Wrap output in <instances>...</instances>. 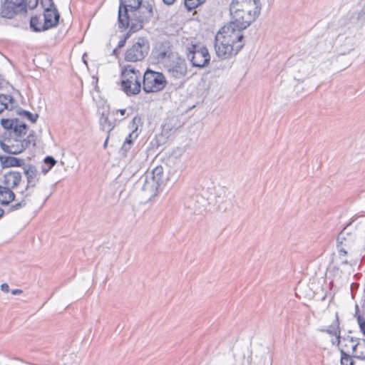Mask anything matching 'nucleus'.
<instances>
[{"label":"nucleus","instance_id":"nucleus-1","mask_svg":"<svg viewBox=\"0 0 365 365\" xmlns=\"http://www.w3.org/2000/svg\"><path fill=\"white\" fill-rule=\"evenodd\" d=\"M259 0H232L230 4L231 19L240 28H248L259 16Z\"/></svg>","mask_w":365,"mask_h":365},{"label":"nucleus","instance_id":"nucleus-2","mask_svg":"<svg viewBox=\"0 0 365 365\" xmlns=\"http://www.w3.org/2000/svg\"><path fill=\"white\" fill-rule=\"evenodd\" d=\"M163 166L158 165L150 172H146L139 180L142 184L141 189L147 194V197L151 199L158 193L159 187L165 181Z\"/></svg>","mask_w":365,"mask_h":365},{"label":"nucleus","instance_id":"nucleus-3","mask_svg":"<svg viewBox=\"0 0 365 365\" xmlns=\"http://www.w3.org/2000/svg\"><path fill=\"white\" fill-rule=\"evenodd\" d=\"M36 140V137L34 132L30 133L27 138L24 139L9 135V138L0 140V148L6 153L9 155H18L29 148L31 144L35 146Z\"/></svg>","mask_w":365,"mask_h":365},{"label":"nucleus","instance_id":"nucleus-4","mask_svg":"<svg viewBox=\"0 0 365 365\" xmlns=\"http://www.w3.org/2000/svg\"><path fill=\"white\" fill-rule=\"evenodd\" d=\"M140 72L130 65L125 66L121 72V88L128 95L140 93Z\"/></svg>","mask_w":365,"mask_h":365},{"label":"nucleus","instance_id":"nucleus-5","mask_svg":"<svg viewBox=\"0 0 365 365\" xmlns=\"http://www.w3.org/2000/svg\"><path fill=\"white\" fill-rule=\"evenodd\" d=\"M130 31L135 32L143 28V24L149 21L153 16V9L151 4L142 3L136 9L128 8Z\"/></svg>","mask_w":365,"mask_h":365},{"label":"nucleus","instance_id":"nucleus-6","mask_svg":"<svg viewBox=\"0 0 365 365\" xmlns=\"http://www.w3.org/2000/svg\"><path fill=\"white\" fill-rule=\"evenodd\" d=\"M246 29L240 28L237 24L231 20L229 24L222 27L217 34H221L222 38L227 42L235 44L237 48H243L245 42L242 31Z\"/></svg>","mask_w":365,"mask_h":365},{"label":"nucleus","instance_id":"nucleus-7","mask_svg":"<svg viewBox=\"0 0 365 365\" xmlns=\"http://www.w3.org/2000/svg\"><path fill=\"white\" fill-rule=\"evenodd\" d=\"M166 84L167 81L162 73L147 69L143 75V88L145 93L160 91Z\"/></svg>","mask_w":365,"mask_h":365},{"label":"nucleus","instance_id":"nucleus-8","mask_svg":"<svg viewBox=\"0 0 365 365\" xmlns=\"http://www.w3.org/2000/svg\"><path fill=\"white\" fill-rule=\"evenodd\" d=\"M186 53L192 66L204 68L210 61V55L205 46L191 44L186 48Z\"/></svg>","mask_w":365,"mask_h":365},{"label":"nucleus","instance_id":"nucleus-9","mask_svg":"<svg viewBox=\"0 0 365 365\" xmlns=\"http://www.w3.org/2000/svg\"><path fill=\"white\" fill-rule=\"evenodd\" d=\"M149 50V42L143 38H139L127 48L124 58L128 62L141 61L147 56Z\"/></svg>","mask_w":365,"mask_h":365},{"label":"nucleus","instance_id":"nucleus-10","mask_svg":"<svg viewBox=\"0 0 365 365\" xmlns=\"http://www.w3.org/2000/svg\"><path fill=\"white\" fill-rule=\"evenodd\" d=\"M25 13H26L25 0H4L0 9V16L6 19H12L17 14Z\"/></svg>","mask_w":365,"mask_h":365},{"label":"nucleus","instance_id":"nucleus-11","mask_svg":"<svg viewBox=\"0 0 365 365\" xmlns=\"http://www.w3.org/2000/svg\"><path fill=\"white\" fill-rule=\"evenodd\" d=\"M24 173L26 178V185L20 193L24 197H28L32 195L34 189L38 185L40 180V174L36 167L31 164L24 165Z\"/></svg>","mask_w":365,"mask_h":365},{"label":"nucleus","instance_id":"nucleus-12","mask_svg":"<svg viewBox=\"0 0 365 365\" xmlns=\"http://www.w3.org/2000/svg\"><path fill=\"white\" fill-rule=\"evenodd\" d=\"M221 34H216L215 38V48L217 56L222 59H227L235 56L242 48H237L235 44L227 42L222 38Z\"/></svg>","mask_w":365,"mask_h":365},{"label":"nucleus","instance_id":"nucleus-13","mask_svg":"<svg viewBox=\"0 0 365 365\" xmlns=\"http://www.w3.org/2000/svg\"><path fill=\"white\" fill-rule=\"evenodd\" d=\"M143 0H120L118 9V26L119 28L128 27L130 21L128 14V8L136 9L142 4Z\"/></svg>","mask_w":365,"mask_h":365},{"label":"nucleus","instance_id":"nucleus-14","mask_svg":"<svg viewBox=\"0 0 365 365\" xmlns=\"http://www.w3.org/2000/svg\"><path fill=\"white\" fill-rule=\"evenodd\" d=\"M152 54L158 63H163L165 65L177 55L173 52L171 43L168 41L158 43Z\"/></svg>","mask_w":365,"mask_h":365},{"label":"nucleus","instance_id":"nucleus-15","mask_svg":"<svg viewBox=\"0 0 365 365\" xmlns=\"http://www.w3.org/2000/svg\"><path fill=\"white\" fill-rule=\"evenodd\" d=\"M165 66L169 74L175 78H181L187 73V63L184 58L178 54L170 61L166 62Z\"/></svg>","mask_w":365,"mask_h":365},{"label":"nucleus","instance_id":"nucleus-16","mask_svg":"<svg viewBox=\"0 0 365 365\" xmlns=\"http://www.w3.org/2000/svg\"><path fill=\"white\" fill-rule=\"evenodd\" d=\"M214 197L209 198L210 203H214L219 210L225 211L227 207V202L230 200V193L228 189L223 186L215 187Z\"/></svg>","mask_w":365,"mask_h":365},{"label":"nucleus","instance_id":"nucleus-17","mask_svg":"<svg viewBox=\"0 0 365 365\" xmlns=\"http://www.w3.org/2000/svg\"><path fill=\"white\" fill-rule=\"evenodd\" d=\"M44 23L43 30H48L58 25L60 14L56 8H46L43 14Z\"/></svg>","mask_w":365,"mask_h":365},{"label":"nucleus","instance_id":"nucleus-18","mask_svg":"<svg viewBox=\"0 0 365 365\" xmlns=\"http://www.w3.org/2000/svg\"><path fill=\"white\" fill-rule=\"evenodd\" d=\"M209 204H210L209 199H205L199 194L192 196L186 202L187 207L194 212H202Z\"/></svg>","mask_w":365,"mask_h":365},{"label":"nucleus","instance_id":"nucleus-19","mask_svg":"<svg viewBox=\"0 0 365 365\" xmlns=\"http://www.w3.org/2000/svg\"><path fill=\"white\" fill-rule=\"evenodd\" d=\"M315 65L310 60L302 61L299 60L297 61L294 69L298 73L297 78L299 79H304L312 74Z\"/></svg>","mask_w":365,"mask_h":365},{"label":"nucleus","instance_id":"nucleus-20","mask_svg":"<svg viewBox=\"0 0 365 365\" xmlns=\"http://www.w3.org/2000/svg\"><path fill=\"white\" fill-rule=\"evenodd\" d=\"M343 341H348L351 344V349L354 353V357L365 360V339L356 341L354 338L348 336L344 338Z\"/></svg>","mask_w":365,"mask_h":365},{"label":"nucleus","instance_id":"nucleus-21","mask_svg":"<svg viewBox=\"0 0 365 365\" xmlns=\"http://www.w3.org/2000/svg\"><path fill=\"white\" fill-rule=\"evenodd\" d=\"M22 180L21 173L17 171H9L4 175V185L11 188H16Z\"/></svg>","mask_w":365,"mask_h":365},{"label":"nucleus","instance_id":"nucleus-22","mask_svg":"<svg viewBox=\"0 0 365 365\" xmlns=\"http://www.w3.org/2000/svg\"><path fill=\"white\" fill-rule=\"evenodd\" d=\"M0 164L3 168L12 167H24L26 164L25 160L10 155H0Z\"/></svg>","mask_w":365,"mask_h":365},{"label":"nucleus","instance_id":"nucleus-23","mask_svg":"<svg viewBox=\"0 0 365 365\" xmlns=\"http://www.w3.org/2000/svg\"><path fill=\"white\" fill-rule=\"evenodd\" d=\"M354 241V235L348 230L346 227H345L337 237L336 245H340L345 247L350 248L353 245Z\"/></svg>","mask_w":365,"mask_h":365},{"label":"nucleus","instance_id":"nucleus-24","mask_svg":"<svg viewBox=\"0 0 365 365\" xmlns=\"http://www.w3.org/2000/svg\"><path fill=\"white\" fill-rule=\"evenodd\" d=\"M336 42L347 47L348 50H352L355 43L354 36L349 30L344 34H339L336 38Z\"/></svg>","mask_w":365,"mask_h":365},{"label":"nucleus","instance_id":"nucleus-25","mask_svg":"<svg viewBox=\"0 0 365 365\" xmlns=\"http://www.w3.org/2000/svg\"><path fill=\"white\" fill-rule=\"evenodd\" d=\"M15 197L12 189L5 185H0V204L1 205H8L15 200Z\"/></svg>","mask_w":365,"mask_h":365},{"label":"nucleus","instance_id":"nucleus-26","mask_svg":"<svg viewBox=\"0 0 365 365\" xmlns=\"http://www.w3.org/2000/svg\"><path fill=\"white\" fill-rule=\"evenodd\" d=\"M28 127L25 123H16L9 133V135L22 139V135H26Z\"/></svg>","mask_w":365,"mask_h":365},{"label":"nucleus","instance_id":"nucleus-27","mask_svg":"<svg viewBox=\"0 0 365 365\" xmlns=\"http://www.w3.org/2000/svg\"><path fill=\"white\" fill-rule=\"evenodd\" d=\"M99 123L101 129L108 133H109L114 128V125L110 121L108 115L104 113H102L99 119Z\"/></svg>","mask_w":365,"mask_h":365},{"label":"nucleus","instance_id":"nucleus-28","mask_svg":"<svg viewBox=\"0 0 365 365\" xmlns=\"http://www.w3.org/2000/svg\"><path fill=\"white\" fill-rule=\"evenodd\" d=\"M322 331L327 332L331 335L336 336L340 343V331L339 329V321L338 318L335 320V322L330 325L327 329H322Z\"/></svg>","mask_w":365,"mask_h":365},{"label":"nucleus","instance_id":"nucleus-29","mask_svg":"<svg viewBox=\"0 0 365 365\" xmlns=\"http://www.w3.org/2000/svg\"><path fill=\"white\" fill-rule=\"evenodd\" d=\"M30 27L35 32L44 31L43 25L41 26L40 19L37 16H32L30 19Z\"/></svg>","mask_w":365,"mask_h":365},{"label":"nucleus","instance_id":"nucleus-30","mask_svg":"<svg viewBox=\"0 0 365 365\" xmlns=\"http://www.w3.org/2000/svg\"><path fill=\"white\" fill-rule=\"evenodd\" d=\"M341 365H354V361L351 356L346 354L344 349L341 351Z\"/></svg>","mask_w":365,"mask_h":365},{"label":"nucleus","instance_id":"nucleus-31","mask_svg":"<svg viewBox=\"0 0 365 365\" xmlns=\"http://www.w3.org/2000/svg\"><path fill=\"white\" fill-rule=\"evenodd\" d=\"M206 0H185V6L188 11L197 8L201 4H204Z\"/></svg>","mask_w":365,"mask_h":365},{"label":"nucleus","instance_id":"nucleus-32","mask_svg":"<svg viewBox=\"0 0 365 365\" xmlns=\"http://www.w3.org/2000/svg\"><path fill=\"white\" fill-rule=\"evenodd\" d=\"M26 197H23V199L19 202H17V203H15L14 205H11L9 208H8V210L6 211L7 213H9V212H14V211H16V210H19L21 208H23L24 207L26 206Z\"/></svg>","mask_w":365,"mask_h":365},{"label":"nucleus","instance_id":"nucleus-33","mask_svg":"<svg viewBox=\"0 0 365 365\" xmlns=\"http://www.w3.org/2000/svg\"><path fill=\"white\" fill-rule=\"evenodd\" d=\"M20 114L22 115L23 116L26 117L28 120H29L32 123H35L38 118V114H33L31 112L25 110H22L21 111Z\"/></svg>","mask_w":365,"mask_h":365},{"label":"nucleus","instance_id":"nucleus-34","mask_svg":"<svg viewBox=\"0 0 365 365\" xmlns=\"http://www.w3.org/2000/svg\"><path fill=\"white\" fill-rule=\"evenodd\" d=\"M13 98L11 96L0 95V103L4 108V110L7 108L8 103L11 102Z\"/></svg>","mask_w":365,"mask_h":365},{"label":"nucleus","instance_id":"nucleus-35","mask_svg":"<svg viewBox=\"0 0 365 365\" xmlns=\"http://www.w3.org/2000/svg\"><path fill=\"white\" fill-rule=\"evenodd\" d=\"M1 124L4 128L11 130L14 125V122L9 119H1Z\"/></svg>","mask_w":365,"mask_h":365},{"label":"nucleus","instance_id":"nucleus-36","mask_svg":"<svg viewBox=\"0 0 365 365\" xmlns=\"http://www.w3.org/2000/svg\"><path fill=\"white\" fill-rule=\"evenodd\" d=\"M140 117H135L132 120V121L130 123L129 128L133 130H135V133H137L138 124L140 123Z\"/></svg>","mask_w":365,"mask_h":365},{"label":"nucleus","instance_id":"nucleus-37","mask_svg":"<svg viewBox=\"0 0 365 365\" xmlns=\"http://www.w3.org/2000/svg\"><path fill=\"white\" fill-rule=\"evenodd\" d=\"M133 145V143H128V141H124L120 150V153L123 155V156H125L126 155V153L128 150H130V149L131 148Z\"/></svg>","mask_w":365,"mask_h":365},{"label":"nucleus","instance_id":"nucleus-38","mask_svg":"<svg viewBox=\"0 0 365 365\" xmlns=\"http://www.w3.org/2000/svg\"><path fill=\"white\" fill-rule=\"evenodd\" d=\"M44 163L51 170L56 165V160L52 156H47L44 159Z\"/></svg>","mask_w":365,"mask_h":365},{"label":"nucleus","instance_id":"nucleus-39","mask_svg":"<svg viewBox=\"0 0 365 365\" xmlns=\"http://www.w3.org/2000/svg\"><path fill=\"white\" fill-rule=\"evenodd\" d=\"M357 321L359 325L360 329L363 334L365 336V318L361 315L357 316Z\"/></svg>","mask_w":365,"mask_h":365},{"label":"nucleus","instance_id":"nucleus-40","mask_svg":"<svg viewBox=\"0 0 365 365\" xmlns=\"http://www.w3.org/2000/svg\"><path fill=\"white\" fill-rule=\"evenodd\" d=\"M337 250L339 253V256L341 257H346L347 255V247H345L344 246H341L340 245H336Z\"/></svg>","mask_w":365,"mask_h":365},{"label":"nucleus","instance_id":"nucleus-41","mask_svg":"<svg viewBox=\"0 0 365 365\" xmlns=\"http://www.w3.org/2000/svg\"><path fill=\"white\" fill-rule=\"evenodd\" d=\"M26 4V9L29 8L30 9H35L37 5L38 0H25Z\"/></svg>","mask_w":365,"mask_h":365},{"label":"nucleus","instance_id":"nucleus-42","mask_svg":"<svg viewBox=\"0 0 365 365\" xmlns=\"http://www.w3.org/2000/svg\"><path fill=\"white\" fill-rule=\"evenodd\" d=\"M41 4L46 8H56L53 0H41Z\"/></svg>","mask_w":365,"mask_h":365},{"label":"nucleus","instance_id":"nucleus-43","mask_svg":"<svg viewBox=\"0 0 365 365\" xmlns=\"http://www.w3.org/2000/svg\"><path fill=\"white\" fill-rule=\"evenodd\" d=\"M138 134L135 133V130H133L125 138V141L128 143H133V140L138 137Z\"/></svg>","mask_w":365,"mask_h":365},{"label":"nucleus","instance_id":"nucleus-44","mask_svg":"<svg viewBox=\"0 0 365 365\" xmlns=\"http://www.w3.org/2000/svg\"><path fill=\"white\" fill-rule=\"evenodd\" d=\"M1 289L4 292H9V286L6 283H4L1 285Z\"/></svg>","mask_w":365,"mask_h":365},{"label":"nucleus","instance_id":"nucleus-45","mask_svg":"<svg viewBox=\"0 0 365 365\" xmlns=\"http://www.w3.org/2000/svg\"><path fill=\"white\" fill-rule=\"evenodd\" d=\"M126 39H127V37H125L124 38H123L120 41H119L118 44V48H122V47H123L125 46V42H126Z\"/></svg>","mask_w":365,"mask_h":365},{"label":"nucleus","instance_id":"nucleus-46","mask_svg":"<svg viewBox=\"0 0 365 365\" xmlns=\"http://www.w3.org/2000/svg\"><path fill=\"white\" fill-rule=\"evenodd\" d=\"M339 258L340 259L341 264H348V261H347L346 257L339 256Z\"/></svg>","mask_w":365,"mask_h":365},{"label":"nucleus","instance_id":"nucleus-47","mask_svg":"<svg viewBox=\"0 0 365 365\" xmlns=\"http://www.w3.org/2000/svg\"><path fill=\"white\" fill-rule=\"evenodd\" d=\"M21 293H22V290L21 289H13L11 291V294H14V295L20 294Z\"/></svg>","mask_w":365,"mask_h":365},{"label":"nucleus","instance_id":"nucleus-48","mask_svg":"<svg viewBox=\"0 0 365 365\" xmlns=\"http://www.w3.org/2000/svg\"><path fill=\"white\" fill-rule=\"evenodd\" d=\"M176 0H163V3L167 5H172L175 2Z\"/></svg>","mask_w":365,"mask_h":365},{"label":"nucleus","instance_id":"nucleus-49","mask_svg":"<svg viewBox=\"0 0 365 365\" xmlns=\"http://www.w3.org/2000/svg\"><path fill=\"white\" fill-rule=\"evenodd\" d=\"M108 140H109V135L107 136L104 143H103V148L104 149H106L107 148V145H108Z\"/></svg>","mask_w":365,"mask_h":365},{"label":"nucleus","instance_id":"nucleus-50","mask_svg":"<svg viewBox=\"0 0 365 365\" xmlns=\"http://www.w3.org/2000/svg\"><path fill=\"white\" fill-rule=\"evenodd\" d=\"M50 170V169H48V168H44L43 167L42 168V170H41V172L46 175L48 171Z\"/></svg>","mask_w":365,"mask_h":365},{"label":"nucleus","instance_id":"nucleus-51","mask_svg":"<svg viewBox=\"0 0 365 365\" xmlns=\"http://www.w3.org/2000/svg\"><path fill=\"white\" fill-rule=\"evenodd\" d=\"M344 342H347L344 344V348L346 349V350L348 351L349 348L350 347L351 348V344L348 341H344Z\"/></svg>","mask_w":365,"mask_h":365},{"label":"nucleus","instance_id":"nucleus-52","mask_svg":"<svg viewBox=\"0 0 365 365\" xmlns=\"http://www.w3.org/2000/svg\"><path fill=\"white\" fill-rule=\"evenodd\" d=\"M97 82H98V78H96V80L93 81V83H95L96 84V86H95V89L98 91V87L97 86Z\"/></svg>","mask_w":365,"mask_h":365},{"label":"nucleus","instance_id":"nucleus-53","mask_svg":"<svg viewBox=\"0 0 365 365\" xmlns=\"http://www.w3.org/2000/svg\"><path fill=\"white\" fill-rule=\"evenodd\" d=\"M119 112L120 113L121 115H124L125 114L126 110L125 109H120Z\"/></svg>","mask_w":365,"mask_h":365},{"label":"nucleus","instance_id":"nucleus-54","mask_svg":"<svg viewBox=\"0 0 365 365\" xmlns=\"http://www.w3.org/2000/svg\"><path fill=\"white\" fill-rule=\"evenodd\" d=\"M5 212L3 209L0 208V219L4 216Z\"/></svg>","mask_w":365,"mask_h":365},{"label":"nucleus","instance_id":"nucleus-55","mask_svg":"<svg viewBox=\"0 0 365 365\" xmlns=\"http://www.w3.org/2000/svg\"><path fill=\"white\" fill-rule=\"evenodd\" d=\"M4 111V108L1 106V104L0 103V113Z\"/></svg>","mask_w":365,"mask_h":365},{"label":"nucleus","instance_id":"nucleus-56","mask_svg":"<svg viewBox=\"0 0 365 365\" xmlns=\"http://www.w3.org/2000/svg\"><path fill=\"white\" fill-rule=\"evenodd\" d=\"M116 52H117V48H115L113 51V54H116Z\"/></svg>","mask_w":365,"mask_h":365}]
</instances>
